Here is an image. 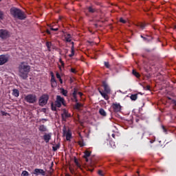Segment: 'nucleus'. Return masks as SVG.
Wrapping results in <instances>:
<instances>
[{
    "instance_id": "27",
    "label": "nucleus",
    "mask_w": 176,
    "mask_h": 176,
    "mask_svg": "<svg viewBox=\"0 0 176 176\" xmlns=\"http://www.w3.org/2000/svg\"><path fill=\"white\" fill-rule=\"evenodd\" d=\"M132 74L136 78H140V76H141V75H140V73L137 72V71H135V69L133 70Z\"/></svg>"
},
{
    "instance_id": "25",
    "label": "nucleus",
    "mask_w": 176,
    "mask_h": 176,
    "mask_svg": "<svg viewBox=\"0 0 176 176\" xmlns=\"http://www.w3.org/2000/svg\"><path fill=\"white\" fill-rule=\"evenodd\" d=\"M131 100H132V101H135L137 100V98H138V94H132L130 97Z\"/></svg>"
},
{
    "instance_id": "50",
    "label": "nucleus",
    "mask_w": 176,
    "mask_h": 176,
    "mask_svg": "<svg viewBox=\"0 0 176 176\" xmlns=\"http://www.w3.org/2000/svg\"><path fill=\"white\" fill-rule=\"evenodd\" d=\"M59 82H60V85H63V79L62 78L59 79Z\"/></svg>"
},
{
    "instance_id": "30",
    "label": "nucleus",
    "mask_w": 176,
    "mask_h": 176,
    "mask_svg": "<svg viewBox=\"0 0 176 176\" xmlns=\"http://www.w3.org/2000/svg\"><path fill=\"white\" fill-rule=\"evenodd\" d=\"M46 46H47L49 52H50V50H51L50 49H52V42H49V41L46 42Z\"/></svg>"
},
{
    "instance_id": "2",
    "label": "nucleus",
    "mask_w": 176,
    "mask_h": 176,
    "mask_svg": "<svg viewBox=\"0 0 176 176\" xmlns=\"http://www.w3.org/2000/svg\"><path fill=\"white\" fill-rule=\"evenodd\" d=\"M10 12L14 19H18V20H25L27 19V16H25L24 12L17 8H11Z\"/></svg>"
},
{
    "instance_id": "21",
    "label": "nucleus",
    "mask_w": 176,
    "mask_h": 176,
    "mask_svg": "<svg viewBox=\"0 0 176 176\" xmlns=\"http://www.w3.org/2000/svg\"><path fill=\"white\" fill-rule=\"evenodd\" d=\"M12 95L14 97H19V96H20V91L17 89H14L12 90Z\"/></svg>"
},
{
    "instance_id": "22",
    "label": "nucleus",
    "mask_w": 176,
    "mask_h": 176,
    "mask_svg": "<svg viewBox=\"0 0 176 176\" xmlns=\"http://www.w3.org/2000/svg\"><path fill=\"white\" fill-rule=\"evenodd\" d=\"M99 113L101 115V116H107V112L105 110H104V109H100Z\"/></svg>"
},
{
    "instance_id": "49",
    "label": "nucleus",
    "mask_w": 176,
    "mask_h": 176,
    "mask_svg": "<svg viewBox=\"0 0 176 176\" xmlns=\"http://www.w3.org/2000/svg\"><path fill=\"white\" fill-rule=\"evenodd\" d=\"M146 90H151V87L149 85L146 86Z\"/></svg>"
},
{
    "instance_id": "17",
    "label": "nucleus",
    "mask_w": 176,
    "mask_h": 176,
    "mask_svg": "<svg viewBox=\"0 0 176 176\" xmlns=\"http://www.w3.org/2000/svg\"><path fill=\"white\" fill-rule=\"evenodd\" d=\"M99 93H100V96H102V97H103V98H104V100H109V96H108V94H107L105 92H102L101 90H99Z\"/></svg>"
},
{
    "instance_id": "48",
    "label": "nucleus",
    "mask_w": 176,
    "mask_h": 176,
    "mask_svg": "<svg viewBox=\"0 0 176 176\" xmlns=\"http://www.w3.org/2000/svg\"><path fill=\"white\" fill-rule=\"evenodd\" d=\"M112 144H113L112 148H116V146L115 145V143L111 142V143L110 144V145H112Z\"/></svg>"
},
{
    "instance_id": "41",
    "label": "nucleus",
    "mask_w": 176,
    "mask_h": 176,
    "mask_svg": "<svg viewBox=\"0 0 176 176\" xmlns=\"http://www.w3.org/2000/svg\"><path fill=\"white\" fill-rule=\"evenodd\" d=\"M120 22L122 23V24H126V20L123 19V18L120 19Z\"/></svg>"
},
{
    "instance_id": "45",
    "label": "nucleus",
    "mask_w": 176,
    "mask_h": 176,
    "mask_svg": "<svg viewBox=\"0 0 176 176\" xmlns=\"http://www.w3.org/2000/svg\"><path fill=\"white\" fill-rule=\"evenodd\" d=\"M56 78L57 79H61V76L60 75V74L56 73Z\"/></svg>"
},
{
    "instance_id": "8",
    "label": "nucleus",
    "mask_w": 176,
    "mask_h": 176,
    "mask_svg": "<svg viewBox=\"0 0 176 176\" xmlns=\"http://www.w3.org/2000/svg\"><path fill=\"white\" fill-rule=\"evenodd\" d=\"M9 61V55L2 54L0 55V65H3Z\"/></svg>"
},
{
    "instance_id": "33",
    "label": "nucleus",
    "mask_w": 176,
    "mask_h": 176,
    "mask_svg": "<svg viewBox=\"0 0 176 176\" xmlns=\"http://www.w3.org/2000/svg\"><path fill=\"white\" fill-rule=\"evenodd\" d=\"M30 173L27 170H23L21 175V176H28Z\"/></svg>"
},
{
    "instance_id": "29",
    "label": "nucleus",
    "mask_w": 176,
    "mask_h": 176,
    "mask_svg": "<svg viewBox=\"0 0 176 176\" xmlns=\"http://www.w3.org/2000/svg\"><path fill=\"white\" fill-rule=\"evenodd\" d=\"M60 90H61V94H63V96H65V97H67V94H68V91L64 89H61Z\"/></svg>"
},
{
    "instance_id": "26",
    "label": "nucleus",
    "mask_w": 176,
    "mask_h": 176,
    "mask_svg": "<svg viewBox=\"0 0 176 176\" xmlns=\"http://www.w3.org/2000/svg\"><path fill=\"white\" fill-rule=\"evenodd\" d=\"M72 53L69 55V57H74L75 56V50H74V45L71 48Z\"/></svg>"
},
{
    "instance_id": "19",
    "label": "nucleus",
    "mask_w": 176,
    "mask_h": 176,
    "mask_svg": "<svg viewBox=\"0 0 176 176\" xmlns=\"http://www.w3.org/2000/svg\"><path fill=\"white\" fill-rule=\"evenodd\" d=\"M38 131H41V133H45V132L47 131V127H46V126H45L43 124H41L38 127Z\"/></svg>"
},
{
    "instance_id": "5",
    "label": "nucleus",
    "mask_w": 176,
    "mask_h": 176,
    "mask_svg": "<svg viewBox=\"0 0 176 176\" xmlns=\"http://www.w3.org/2000/svg\"><path fill=\"white\" fill-rule=\"evenodd\" d=\"M55 104L57 108H61V105L65 107V100L64 99V98H62L60 96H57Z\"/></svg>"
},
{
    "instance_id": "56",
    "label": "nucleus",
    "mask_w": 176,
    "mask_h": 176,
    "mask_svg": "<svg viewBox=\"0 0 176 176\" xmlns=\"http://www.w3.org/2000/svg\"><path fill=\"white\" fill-rule=\"evenodd\" d=\"M63 61L61 58L59 59V63H62Z\"/></svg>"
},
{
    "instance_id": "28",
    "label": "nucleus",
    "mask_w": 176,
    "mask_h": 176,
    "mask_svg": "<svg viewBox=\"0 0 176 176\" xmlns=\"http://www.w3.org/2000/svg\"><path fill=\"white\" fill-rule=\"evenodd\" d=\"M58 149H60V144H56L55 146H52V151L56 152Z\"/></svg>"
},
{
    "instance_id": "36",
    "label": "nucleus",
    "mask_w": 176,
    "mask_h": 176,
    "mask_svg": "<svg viewBox=\"0 0 176 176\" xmlns=\"http://www.w3.org/2000/svg\"><path fill=\"white\" fill-rule=\"evenodd\" d=\"M74 102L78 103V96H73V98L72 99Z\"/></svg>"
},
{
    "instance_id": "53",
    "label": "nucleus",
    "mask_w": 176,
    "mask_h": 176,
    "mask_svg": "<svg viewBox=\"0 0 176 176\" xmlns=\"http://www.w3.org/2000/svg\"><path fill=\"white\" fill-rule=\"evenodd\" d=\"M135 122H136V123H138V122H140V119L136 118V119H135Z\"/></svg>"
},
{
    "instance_id": "54",
    "label": "nucleus",
    "mask_w": 176,
    "mask_h": 176,
    "mask_svg": "<svg viewBox=\"0 0 176 176\" xmlns=\"http://www.w3.org/2000/svg\"><path fill=\"white\" fill-rule=\"evenodd\" d=\"M60 64H61L62 67H64V65H65V64H64V61H63V62H62V63H60Z\"/></svg>"
},
{
    "instance_id": "35",
    "label": "nucleus",
    "mask_w": 176,
    "mask_h": 176,
    "mask_svg": "<svg viewBox=\"0 0 176 176\" xmlns=\"http://www.w3.org/2000/svg\"><path fill=\"white\" fill-rule=\"evenodd\" d=\"M104 67H106V68H108V69L111 68V65H109V62H104Z\"/></svg>"
},
{
    "instance_id": "61",
    "label": "nucleus",
    "mask_w": 176,
    "mask_h": 176,
    "mask_svg": "<svg viewBox=\"0 0 176 176\" xmlns=\"http://www.w3.org/2000/svg\"><path fill=\"white\" fill-rule=\"evenodd\" d=\"M142 136L144 137V133H142Z\"/></svg>"
},
{
    "instance_id": "42",
    "label": "nucleus",
    "mask_w": 176,
    "mask_h": 176,
    "mask_svg": "<svg viewBox=\"0 0 176 176\" xmlns=\"http://www.w3.org/2000/svg\"><path fill=\"white\" fill-rule=\"evenodd\" d=\"M111 137H113V138H116V137H118V133H112Z\"/></svg>"
},
{
    "instance_id": "46",
    "label": "nucleus",
    "mask_w": 176,
    "mask_h": 176,
    "mask_svg": "<svg viewBox=\"0 0 176 176\" xmlns=\"http://www.w3.org/2000/svg\"><path fill=\"white\" fill-rule=\"evenodd\" d=\"M3 116H6V115H9V113H6L5 111H1Z\"/></svg>"
},
{
    "instance_id": "11",
    "label": "nucleus",
    "mask_w": 176,
    "mask_h": 176,
    "mask_svg": "<svg viewBox=\"0 0 176 176\" xmlns=\"http://www.w3.org/2000/svg\"><path fill=\"white\" fill-rule=\"evenodd\" d=\"M34 175H39V174H41V175H43V176L46 175V173L45 172V170H43V169H39V168L34 169Z\"/></svg>"
},
{
    "instance_id": "43",
    "label": "nucleus",
    "mask_w": 176,
    "mask_h": 176,
    "mask_svg": "<svg viewBox=\"0 0 176 176\" xmlns=\"http://www.w3.org/2000/svg\"><path fill=\"white\" fill-rule=\"evenodd\" d=\"M70 71L71 72H72V74H76V69H75L74 68H72Z\"/></svg>"
},
{
    "instance_id": "52",
    "label": "nucleus",
    "mask_w": 176,
    "mask_h": 176,
    "mask_svg": "<svg viewBox=\"0 0 176 176\" xmlns=\"http://www.w3.org/2000/svg\"><path fill=\"white\" fill-rule=\"evenodd\" d=\"M47 34H48V35H50V30H47Z\"/></svg>"
},
{
    "instance_id": "51",
    "label": "nucleus",
    "mask_w": 176,
    "mask_h": 176,
    "mask_svg": "<svg viewBox=\"0 0 176 176\" xmlns=\"http://www.w3.org/2000/svg\"><path fill=\"white\" fill-rule=\"evenodd\" d=\"M145 51H146V52H151V51H152V50L146 49V50H145Z\"/></svg>"
},
{
    "instance_id": "55",
    "label": "nucleus",
    "mask_w": 176,
    "mask_h": 176,
    "mask_svg": "<svg viewBox=\"0 0 176 176\" xmlns=\"http://www.w3.org/2000/svg\"><path fill=\"white\" fill-rule=\"evenodd\" d=\"M41 120H43L44 122H47V120L45 118H43Z\"/></svg>"
},
{
    "instance_id": "58",
    "label": "nucleus",
    "mask_w": 176,
    "mask_h": 176,
    "mask_svg": "<svg viewBox=\"0 0 176 176\" xmlns=\"http://www.w3.org/2000/svg\"><path fill=\"white\" fill-rule=\"evenodd\" d=\"M160 171H161V173H163V171H164V170L161 169Z\"/></svg>"
},
{
    "instance_id": "62",
    "label": "nucleus",
    "mask_w": 176,
    "mask_h": 176,
    "mask_svg": "<svg viewBox=\"0 0 176 176\" xmlns=\"http://www.w3.org/2000/svg\"><path fill=\"white\" fill-rule=\"evenodd\" d=\"M137 173H138V174H139V173H140V172H139V171H138Z\"/></svg>"
},
{
    "instance_id": "40",
    "label": "nucleus",
    "mask_w": 176,
    "mask_h": 176,
    "mask_svg": "<svg viewBox=\"0 0 176 176\" xmlns=\"http://www.w3.org/2000/svg\"><path fill=\"white\" fill-rule=\"evenodd\" d=\"M74 162L76 164V166H77V167H80V164H79V162H78V160L75 159Z\"/></svg>"
},
{
    "instance_id": "59",
    "label": "nucleus",
    "mask_w": 176,
    "mask_h": 176,
    "mask_svg": "<svg viewBox=\"0 0 176 176\" xmlns=\"http://www.w3.org/2000/svg\"><path fill=\"white\" fill-rule=\"evenodd\" d=\"M59 69H60V71H61V66H59Z\"/></svg>"
},
{
    "instance_id": "31",
    "label": "nucleus",
    "mask_w": 176,
    "mask_h": 176,
    "mask_svg": "<svg viewBox=\"0 0 176 176\" xmlns=\"http://www.w3.org/2000/svg\"><path fill=\"white\" fill-rule=\"evenodd\" d=\"M51 108L52 111H57V106L56 105V103H52Z\"/></svg>"
},
{
    "instance_id": "38",
    "label": "nucleus",
    "mask_w": 176,
    "mask_h": 176,
    "mask_svg": "<svg viewBox=\"0 0 176 176\" xmlns=\"http://www.w3.org/2000/svg\"><path fill=\"white\" fill-rule=\"evenodd\" d=\"M162 129L164 131V133H165V134H167V129H166V126H164V125L162 126Z\"/></svg>"
},
{
    "instance_id": "3",
    "label": "nucleus",
    "mask_w": 176,
    "mask_h": 176,
    "mask_svg": "<svg viewBox=\"0 0 176 176\" xmlns=\"http://www.w3.org/2000/svg\"><path fill=\"white\" fill-rule=\"evenodd\" d=\"M25 101L29 104H35L37 101L36 95L28 94L25 97Z\"/></svg>"
},
{
    "instance_id": "44",
    "label": "nucleus",
    "mask_w": 176,
    "mask_h": 176,
    "mask_svg": "<svg viewBox=\"0 0 176 176\" xmlns=\"http://www.w3.org/2000/svg\"><path fill=\"white\" fill-rule=\"evenodd\" d=\"M78 145H80V146H85V143H83L82 142H79Z\"/></svg>"
},
{
    "instance_id": "16",
    "label": "nucleus",
    "mask_w": 176,
    "mask_h": 176,
    "mask_svg": "<svg viewBox=\"0 0 176 176\" xmlns=\"http://www.w3.org/2000/svg\"><path fill=\"white\" fill-rule=\"evenodd\" d=\"M64 37L66 42H71V41H72V36L69 33H65Z\"/></svg>"
},
{
    "instance_id": "7",
    "label": "nucleus",
    "mask_w": 176,
    "mask_h": 176,
    "mask_svg": "<svg viewBox=\"0 0 176 176\" xmlns=\"http://www.w3.org/2000/svg\"><path fill=\"white\" fill-rule=\"evenodd\" d=\"M61 118L63 122H67V119L71 118V113H69L67 109H64L61 114Z\"/></svg>"
},
{
    "instance_id": "32",
    "label": "nucleus",
    "mask_w": 176,
    "mask_h": 176,
    "mask_svg": "<svg viewBox=\"0 0 176 176\" xmlns=\"http://www.w3.org/2000/svg\"><path fill=\"white\" fill-rule=\"evenodd\" d=\"M78 94V89L74 88V92L72 94L73 97H76Z\"/></svg>"
},
{
    "instance_id": "15",
    "label": "nucleus",
    "mask_w": 176,
    "mask_h": 176,
    "mask_svg": "<svg viewBox=\"0 0 176 176\" xmlns=\"http://www.w3.org/2000/svg\"><path fill=\"white\" fill-rule=\"evenodd\" d=\"M140 37L142 38L143 41H144V42H146L147 43H149V42L152 41V39H153L152 36H144L141 35Z\"/></svg>"
},
{
    "instance_id": "14",
    "label": "nucleus",
    "mask_w": 176,
    "mask_h": 176,
    "mask_svg": "<svg viewBox=\"0 0 176 176\" xmlns=\"http://www.w3.org/2000/svg\"><path fill=\"white\" fill-rule=\"evenodd\" d=\"M87 10H88L89 13L91 14L96 13L97 12V8H96L93 5L87 7Z\"/></svg>"
},
{
    "instance_id": "9",
    "label": "nucleus",
    "mask_w": 176,
    "mask_h": 176,
    "mask_svg": "<svg viewBox=\"0 0 176 176\" xmlns=\"http://www.w3.org/2000/svg\"><path fill=\"white\" fill-rule=\"evenodd\" d=\"M52 133H45L43 136V140L46 144H49V141L52 140Z\"/></svg>"
},
{
    "instance_id": "1",
    "label": "nucleus",
    "mask_w": 176,
    "mask_h": 176,
    "mask_svg": "<svg viewBox=\"0 0 176 176\" xmlns=\"http://www.w3.org/2000/svg\"><path fill=\"white\" fill-rule=\"evenodd\" d=\"M31 71V66L28 65V63L22 62L19 66V76L20 78L25 80L28 78V74Z\"/></svg>"
},
{
    "instance_id": "39",
    "label": "nucleus",
    "mask_w": 176,
    "mask_h": 176,
    "mask_svg": "<svg viewBox=\"0 0 176 176\" xmlns=\"http://www.w3.org/2000/svg\"><path fill=\"white\" fill-rule=\"evenodd\" d=\"M3 19V12L0 10V21Z\"/></svg>"
},
{
    "instance_id": "57",
    "label": "nucleus",
    "mask_w": 176,
    "mask_h": 176,
    "mask_svg": "<svg viewBox=\"0 0 176 176\" xmlns=\"http://www.w3.org/2000/svg\"><path fill=\"white\" fill-rule=\"evenodd\" d=\"M91 173H93V171L94 170V169H90L89 170Z\"/></svg>"
},
{
    "instance_id": "47",
    "label": "nucleus",
    "mask_w": 176,
    "mask_h": 176,
    "mask_svg": "<svg viewBox=\"0 0 176 176\" xmlns=\"http://www.w3.org/2000/svg\"><path fill=\"white\" fill-rule=\"evenodd\" d=\"M78 96H80V97H82V96H83V93L82 92H78Z\"/></svg>"
},
{
    "instance_id": "12",
    "label": "nucleus",
    "mask_w": 176,
    "mask_h": 176,
    "mask_svg": "<svg viewBox=\"0 0 176 176\" xmlns=\"http://www.w3.org/2000/svg\"><path fill=\"white\" fill-rule=\"evenodd\" d=\"M51 86L53 89L57 87V80H56V78L54 77V74H52L51 76Z\"/></svg>"
},
{
    "instance_id": "6",
    "label": "nucleus",
    "mask_w": 176,
    "mask_h": 176,
    "mask_svg": "<svg viewBox=\"0 0 176 176\" xmlns=\"http://www.w3.org/2000/svg\"><path fill=\"white\" fill-rule=\"evenodd\" d=\"M0 38L1 39H8V38H10V33L9 31L5 29L0 30Z\"/></svg>"
},
{
    "instance_id": "13",
    "label": "nucleus",
    "mask_w": 176,
    "mask_h": 176,
    "mask_svg": "<svg viewBox=\"0 0 176 176\" xmlns=\"http://www.w3.org/2000/svg\"><path fill=\"white\" fill-rule=\"evenodd\" d=\"M102 86L104 87L105 93H107V94H109V93H111V88H109L108 83H107V82L105 81H103Z\"/></svg>"
},
{
    "instance_id": "24",
    "label": "nucleus",
    "mask_w": 176,
    "mask_h": 176,
    "mask_svg": "<svg viewBox=\"0 0 176 176\" xmlns=\"http://www.w3.org/2000/svg\"><path fill=\"white\" fill-rule=\"evenodd\" d=\"M82 107H83V104H82V103L77 102V103H76L74 108L76 109H80V108H82Z\"/></svg>"
},
{
    "instance_id": "20",
    "label": "nucleus",
    "mask_w": 176,
    "mask_h": 176,
    "mask_svg": "<svg viewBox=\"0 0 176 176\" xmlns=\"http://www.w3.org/2000/svg\"><path fill=\"white\" fill-rule=\"evenodd\" d=\"M136 25H137V27L140 28V30H145V27H146L147 25L146 23H142V22H140Z\"/></svg>"
},
{
    "instance_id": "23",
    "label": "nucleus",
    "mask_w": 176,
    "mask_h": 176,
    "mask_svg": "<svg viewBox=\"0 0 176 176\" xmlns=\"http://www.w3.org/2000/svg\"><path fill=\"white\" fill-rule=\"evenodd\" d=\"M65 137L67 141H69V140H71V138L72 137V133H71V132H67Z\"/></svg>"
},
{
    "instance_id": "34",
    "label": "nucleus",
    "mask_w": 176,
    "mask_h": 176,
    "mask_svg": "<svg viewBox=\"0 0 176 176\" xmlns=\"http://www.w3.org/2000/svg\"><path fill=\"white\" fill-rule=\"evenodd\" d=\"M51 31H58V28H54V26H50Z\"/></svg>"
},
{
    "instance_id": "37",
    "label": "nucleus",
    "mask_w": 176,
    "mask_h": 176,
    "mask_svg": "<svg viewBox=\"0 0 176 176\" xmlns=\"http://www.w3.org/2000/svg\"><path fill=\"white\" fill-rule=\"evenodd\" d=\"M98 175L104 176V171H102V170H99L98 171Z\"/></svg>"
},
{
    "instance_id": "4",
    "label": "nucleus",
    "mask_w": 176,
    "mask_h": 176,
    "mask_svg": "<svg viewBox=\"0 0 176 176\" xmlns=\"http://www.w3.org/2000/svg\"><path fill=\"white\" fill-rule=\"evenodd\" d=\"M47 101H49V95L43 94L38 100L39 106L44 107V105H46V104H47Z\"/></svg>"
},
{
    "instance_id": "10",
    "label": "nucleus",
    "mask_w": 176,
    "mask_h": 176,
    "mask_svg": "<svg viewBox=\"0 0 176 176\" xmlns=\"http://www.w3.org/2000/svg\"><path fill=\"white\" fill-rule=\"evenodd\" d=\"M113 109L114 112H120L122 111V106L119 103H113Z\"/></svg>"
},
{
    "instance_id": "18",
    "label": "nucleus",
    "mask_w": 176,
    "mask_h": 176,
    "mask_svg": "<svg viewBox=\"0 0 176 176\" xmlns=\"http://www.w3.org/2000/svg\"><path fill=\"white\" fill-rule=\"evenodd\" d=\"M90 155H91V152H90L89 151H86L85 152L83 157H84V159H85V162H89V159L87 157H89Z\"/></svg>"
},
{
    "instance_id": "60",
    "label": "nucleus",
    "mask_w": 176,
    "mask_h": 176,
    "mask_svg": "<svg viewBox=\"0 0 176 176\" xmlns=\"http://www.w3.org/2000/svg\"><path fill=\"white\" fill-rule=\"evenodd\" d=\"M72 45H73V46H74V42H72Z\"/></svg>"
},
{
    "instance_id": "63",
    "label": "nucleus",
    "mask_w": 176,
    "mask_h": 176,
    "mask_svg": "<svg viewBox=\"0 0 176 176\" xmlns=\"http://www.w3.org/2000/svg\"><path fill=\"white\" fill-rule=\"evenodd\" d=\"M2 0H0V2H1Z\"/></svg>"
}]
</instances>
